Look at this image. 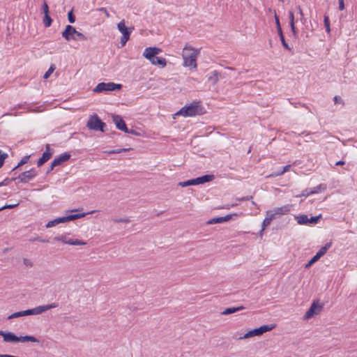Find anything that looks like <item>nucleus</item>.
<instances>
[{
	"label": "nucleus",
	"mask_w": 357,
	"mask_h": 357,
	"mask_svg": "<svg viewBox=\"0 0 357 357\" xmlns=\"http://www.w3.org/2000/svg\"><path fill=\"white\" fill-rule=\"evenodd\" d=\"M326 189V184H319L317 187H314L312 190H310V191H307V190H305V192H307L306 194L303 193V196H308L312 194L318 193L321 191H324Z\"/></svg>",
	"instance_id": "nucleus-20"
},
{
	"label": "nucleus",
	"mask_w": 357,
	"mask_h": 357,
	"mask_svg": "<svg viewBox=\"0 0 357 357\" xmlns=\"http://www.w3.org/2000/svg\"><path fill=\"white\" fill-rule=\"evenodd\" d=\"M297 9H298V14H299V16H300V19L299 20H300L301 22L303 24H304L306 22V19L304 17V14H303V10H302V8H301L300 6H297Z\"/></svg>",
	"instance_id": "nucleus-31"
},
{
	"label": "nucleus",
	"mask_w": 357,
	"mask_h": 357,
	"mask_svg": "<svg viewBox=\"0 0 357 357\" xmlns=\"http://www.w3.org/2000/svg\"><path fill=\"white\" fill-rule=\"evenodd\" d=\"M153 63H151L153 65L155 66H160L162 68H164L166 66L167 61L165 59L162 57H158L157 55L154 57Z\"/></svg>",
	"instance_id": "nucleus-24"
},
{
	"label": "nucleus",
	"mask_w": 357,
	"mask_h": 357,
	"mask_svg": "<svg viewBox=\"0 0 357 357\" xmlns=\"http://www.w3.org/2000/svg\"><path fill=\"white\" fill-rule=\"evenodd\" d=\"M275 219L274 215L271 213V211H266V216L264 218L263 223H262V229L261 230V232H262L265 227L269 225L271 222V221Z\"/></svg>",
	"instance_id": "nucleus-21"
},
{
	"label": "nucleus",
	"mask_w": 357,
	"mask_h": 357,
	"mask_svg": "<svg viewBox=\"0 0 357 357\" xmlns=\"http://www.w3.org/2000/svg\"><path fill=\"white\" fill-rule=\"evenodd\" d=\"M8 158V154L2 153L0 150V168L3 165L4 160Z\"/></svg>",
	"instance_id": "nucleus-35"
},
{
	"label": "nucleus",
	"mask_w": 357,
	"mask_h": 357,
	"mask_svg": "<svg viewBox=\"0 0 357 357\" xmlns=\"http://www.w3.org/2000/svg\"><path fill=\"white\" fill-rule=\"evenodd\" d=\"M0 336H1L3 339V342H9V343H17V342H39V340L31 335H24V336H17L13 333L11 332H5L3 331H0Z\"/></svg>",
	"instance_id": "nucleus-2"
},
{
	"label": "nucleus",
	"mask_w": 357,
	"mask_h": 357,
	"mask_svg": "<svg viewBox=\"0 0 357 357\" xmlns=\"http://www.w3.org/2000/svg\"><path fill=\"white\" fill-rule=\"evenodd\" d=\"M290 27H291V30L292 31L293 36L295 38H296L298 33H297V31H296V28L295 24H293V25H290Z\"/></svg>",
	"instance_id": "nucleus-49"
},
{
	"label": "nucleus",
	"mask_w": 357,
	"mask_h": 357,
	"mask_svg": "<svg viewBox=\"0 0 357 357\" xmlns=\"http://www.w3.org/2000/svg\"><path fill=\"white\" fill-rule=\"evenodd\" d=\"M86 127L92 130L105 132L106 124L103 123L97 114L91 116L86 123Z\"/></svg>",
	"instance_id": "nucleus-6"
},
{
	"label": "nucleus",
	"mask_w": 357,
	"mask_h": 357,
	"mask_svg": "<svg viewBox=\"0 0 357 357\" xmlns=\"http://www.w3.org/2000/svg\"><path fill=\"white\" fill-rule=\"evenodd\" d=\"M278 35H279V36H280V40H281V43H282V46H283L285 49H287V50H290V47H289V45H288V44L286 43V41H285V39H284V35H283V33H282V30L278 31Z\"/></svg>",
	"instance_id": "nucleus-28"
},
{
	"label": "nucleus",
	"mask_w": 357,
	"mask_h": 357,
	"mask_svg": "<svg viewBox=\"0 0 357 357\" xmlns=\"http://www.w3.org/2000/svg\"><path fill=\"white\" fill-rule=\"evenodd\" d=\"M68 21L70 23H74L75 22V17L73 15V10H70V12H68Z\"/></svg>",
	"instance_id": "nucleus-40"
},
{
	"label": "nucleus",
	"mask_w": 357,
	"mask_h": 357,
	"mask_svg": "<svg viewBox=\"0 0 357 357\" xmlns=\"http://www.w3.org/2000/svg\"><path fill=\"white\" fill-rule=\"evenodd\" d=\"M319 259V257H317L316 255H314L306 264L305 268H309L314 263H315Z\"/></svg>",
	"instance_id": "nucleus-37"
},
{
	"label": "nucleus",
	"mask_w": 357,
	"mask_h": 357,
	"mask_svg": "<svg viewBox=\"0 0 357 357\" xmlns=\"http://www.w3.org/2000/svg\"><path fill=\"white\" fill-rule=\"evenodd\" d=\"M8 354H0V357H8Z\"/></svg>",
	"instance_id": "nucleus-59"
},
{
	"label": "nucleus",
	"mask_w": 357,
	"mask_h": 357,
	"mask_svg": "<svg viewBox=\"0 0 357 357\" xmlns=\"http://www.w3.org/2000/svg\"><path fill=\"white\" fill-rule=\"evenodd\" d=\"M16 178H6L4 179L3 181H1L0 183V187L1 186H4V185H7L9 184V183L11 181H14L15 180Z\"/></svg>",
	"instance_id": "nucleus-41"
},
{
	"label": "nucleus",
	"mask_w": 357,
	"mask_h": 357,
	"mask_svg": "<svg viewBox=\"0 0 357 357\" xmlns=\"http://www.w3.org/2000/svg\"><path fill=\"white\" fill-rule=\"evenodd\" d=\"M333 100H334V102H335V104L340 103V104L344 105V101L342 100V99L340 96H335Z\"/></svg>",
	"instance_id": "nucleus-48"
},
{
	"label": "nucleus",
	"mask_w": 357,
	"mask_h": 357,
	"mask_svg": "<svg viewBox=\"0 0 357 357\" xmlns=\"http://www.w3.org/2000/svg\"><path fill=\"white\" fill-rule=\"evenodd\" d=\"M45 162L44 160H43V159L40 158H39V160H38V162H37V165L38 167H40L42 166Z\"/></svg>",
	"instance_id": "nucleus-56"
},
{
	"label": "nucleus",
	"mask_w": 357,
	"mask_h": 357,
	"mask_svg": "<svg viewBox=\"0 0 357 357\" xmlns=\"http://www.w3.org/2000/svg\"><path fill=\"white\" fill-rule=\"evenodd\" d=\"M324 25H325L326 31L328 32H329L330 31V22H329L328 17H327V16L324 17Z\"/></svg>",
	"instance_id": "nucleus-44"
},
{
	"label": "nucleus",
	"mask_w": 357,
	"mask_h": 357,
	"mask_svg": "<svg viewBox=\"0 0 357 357\" xmlns=\"http://www.w3.org/2000/svg\"><path fill=\"white\" fill-rule=\"evenodd\" d=\"M275 24H276V27H277V31H281L282 28H281V26H280V20H279V18H278V17L277 16L276 14L275 15Z\"/></svg>",
	"instance_id": "nucleus-46"
},
{
	"label": "nucleus",
	"mask_w": 357,
	"mask_h": 357,
	"mask_svg": "<svg viewBox=\"0 0 357 357\" xmlns=\"http://www.w3.org/2000/svg\"><path fill=\"white\" fill-rule=\"evenodd\" d=\"M58 307V303H52L48 305H40L38 307H36L32 309H28L23 311L17 312L15 313H13L10 316L8 317V319L18 318L24 316H28V315H32V314H40L43 312L49 310L52 308H56Z\"/></svg>",
	"instance_id": "nucleus-1"
},
{
	"label": "nucleus",
	"mask_w": 357,
	"mask_h": 357,
	"mask_svg": "<svg viewBox=\"0 0 357 357\" xmlns=\"http://www.w3.org/2000/svg\"><path fill=\"white\" fill-rule=\"evenodd\" d=\"M29 155H26V156H24L21 160L20 162L17 164V165L13 168V170L18 168L20 166H22L23 165L26 164L29 159Z\"/></svg>",
	"instance_id": "nucleus-33"
},
{
	"label": "nucleus",
	"mask_w": 357,
	"mask_h": 357,
	"mask_svg": "<svg viewBox=\"0 0 357 357\" xmlns=\"http://www.w3.org/2000/svg\"><path fill=\"white\" fill-rule=\"evenodd\" d=\"M56 225H58L57 220H56V219H54L53 220L49 221L46 225V227L47 228L52 227L56 226Z\"/></svg>",
	"instance_id": "nucleus-43"
},
{
	"label": "nucleus",
	"mask_w": 357,
	"mask_h": 357,
	"mask_svg": "<svg viewBox=\"0 0 357 357\" xmlns=\"http://www.w3.org/2000/svg\"><path fill=\"white\" fill-rule=\"evenodd\" d=\"M279 1H281V2H283V0H279Z\"/></svg>",
	"instance_id": "nucleus-62"
},
{
	"label": "nucleus",
	"mask_w": 357,
	"mask_h": 357,
	"mask_svg": "<svg viewBox=\"0 0 357 357\" xmlns=\"http://www.w3.org/2000/svg\"><path fill=\"white\" fill-rule=\"evenodd\" d=\"M98 10H99L100 12H103V13H105V15H106V17H107V18H109V13L107 12V9H106L105 8H100L98 9Z\"/></svg>",
	"instance_id": "nucleus-52"
},
{
	"label": "nucleus",
	"mask_w": 357,
	"mask_h": 357,
	"mask_svg": "<svg viewBox=\"0 0 357 357\" xmlns=\"http://www.w3.org/2000/svg\"><path fill=\"white\" fill-rule=\"evenodd\" d=\"M18 205H19V203H17L15 204H6L0 208V211L2 210H4V209H7V208H8V209L14 208L16 206H17Z\"/></svg>",
	"instance_id": "nucleus-38"
},
{
	"label": "nucleus",
	"mask_w": 357,
	"mask_h": 357,
	"mask_svg": "<svg viewBox=\"0 0 357 357\" xmlns=\"http://www.w3.org/2000/svg\"><path fill=\"white\" fill-rule=\"evenodd\" d=\"M290 167H291V165H286V166H284L283 167L282 171L279 172V174H271L266 176V178H273V177H276V176H281L284 172H288L290 169Z\"/></svg>",
	"instance_id": "nucleus-27"
},
{
	"label": "nucleus",
	"mask_w": 357,
	"mask_h": 357,
	"mask_svg": "<svg viewBox=\"0 0 357 357\" xmlns=\"http://www.w3.org/2000/svg\"><path fill=\"white\" fill-rule=\"evenodd\" d=\"M117 28L119 31L122 33V37L121 38V47H123L127 41L130 39V36L132 32L133 28L128 29L126 26L125 21L122 20L117 24Z\"/></svg>",
	"instance_id": "nucleus-8"
},
{
	"label": "nucleus",
	"mask_w": 357,
	"mask_h": 357,
	"mask_svg": "<svg viewBox=\"0 0 357 357\" xmlns=\"http://www.w3.org/2000/svg\"><path fill=\"white\" fill-rule=\"evenodd\" d=\"M273 174H279V172H274Z\"/></svg>",
	"instance_id": "nucleus-61"
},
{
	"label": "nucleus",
	"mask_w": 357,
	"mask_h": 357,
	"mask_svg": "<svg viewBox=\"0 0 357 357\" xmlns=\"http://www.w3.org/2000/svg\"><path fill=\"white\" fill-rule=\"evenodd\" d=\"M23 262L26 266L32 267L33 265V263L28 259H24Z\"/></svg>",
	"instance_id": "nucleus-50"
},
{
	"label": "nucleus",
	"mask_w": 357,
	"mask_h": 357,
	"mask_svg": "<svg viewBox=\"0 0 357 357\" xmlns=\"http://www.w3.org/2000/svg\"><path fill=\"white\" fill-rule=\"evenodd\" d=\"M75 33H77L75 28L71 25H67L64 31L62 32V37L64 38L67 41H69L71 39L77 40V38L73 36Z\"/></svg>",
	"instance_id": "nucleus-14"
},
{
	"label": "nucleus",
	"mask_w": 357,
	"mask_h": 357,
	"mask_svg": "<svg viewBox=\"0 0 357 357\" xmlns=\"http://www.w3.org/2000/svg\"><path fill=\"white\" fill-rule=\"evenodd\" d=\"M70 158V154L68 153H64L60 155L59 157L54 159V160L51 163V169H54V167L61 165L63 162L68 160Z\"/></svg>",
	"instance_id": "nucleus-16"
},
{
	"label": "nucleus",
	"mask_w": 357,
	"mask_h": 357,
	"mask_svg": "<svg viewBox=\"0 0 357 357\" xmlns=\"http://www.w3.org/2000/svg\"><path fill=\"white\" fill-rule=\"evenodd\" d=\"M291 208V205H284L281 207L275 208L270 211L273 215H274V218H275L277 215H282L288 213L290 211Z\"/></svg>",
	"instance_id": "nucleus-18"
},
{
	"label": "nucleus",
	"mask_w": 357,
	"mask_h": 357,
	"mask_svg": "<svg viewBox=\"0 0 357 357\" xmlns=\"http://www.w3.org/2000/svg\"><path fill=\"white\" fill-rule=\"evenodd\" d=\"M75 35L76 36V37H77L80 40H86V37L83 33H82L77 31V33H75Z\"/></svg>",
	"instance_id": "nucleus-47"
},
{
	"label": "nucleus",
	"mask_w": 357,
	"mask_h": 357,
	"mask_svg": "<svg viewBox=\"0 0 357 357\" xmlns=\"http://www.w3.org/2000/svg\"><path fill=\"white\" fill-rule=\"evenodd\" d=\"M245 309V307L241 305V306H239V307H228V308H226L222 312V314L223 315H227V314H232V313H234V312H238L240 310H244Z\"/></svg>",
	"instance_id": "nucleus-23"
},
{
	"label": "nucleus",
	"mask_w": 357,
	"mask_h": 357,
	"mask_svg": "<svg viewBox=\"0 0 357 357\" xmlns=\"http://www.w3.org/2000/svg\"><path fill=\"white\" fill-rule=\"evenodd\" d=\"M231 216H232V215H227L222 217L223 222L229 220L231 218Z\"/></svg>",
	"instance_id": "nucleus-54"
},
{
	"label": "nucleus",
	"mask_w": 357,
	"mask_h": 357,
	"mask_svg": "<svg viewBox=\"0 0 357 357\" xmlns=\"http://www.w3.org/2000/svg\"><path fill=\"white\" fill-rule=\"evenodd\" d=\"M331 243H327L324 246H323L317 252V254L315 255L320 259L322 256H324L326 253L327 250L331 248Z\"/></svg>",
	"instance_id": "nucleus-25"
},
{
	"label": "nucleus",
	"mask_w": 357,
	"mask_h": 357,
	"mask_svg": "<svg viewBox=\"0 0 357 357\" xmlns=\"http://www.w3.org/2000/svg\"><path fill=\"white\" fill-rule=\"evenodd\" d=\"M36 174L37 173L35 169H31L30 170L21 173L17 178L22 183H27L32 180Z\"/></svg>",
	"instance_id": "nucleus-13"
},
{
	"label": "nucleus",
	"mask_w": 357,
	"mask_h": 357,
	"mask_svg": "<svg viewBox=\"0 0 357 357\" xmlns=\"http://www.w3.org/2000/svg\"><path fill=\"white\" fill-rule=\"evenodd\" d=\"M321 218V215L312 216L310 218L307 215H300L296 217V220L299 225H315Z\"/></svg>",
	"instance_id": "nucleus-10"
},
{
	"label": "nucleus",
	"mask_w": 357,
	"mask_h": 357,
	"mask_svg": "<svg viewBox=\"0 0 357 357\" xmlns=\"http://www.w3.org/2000/svg\"><path fill=\"white\" fill-rule=\"evenodd\" d=\"M218 73L216 70H213L210 75L208 76V80L211 82L213 84H215L218 82Z\"/></svg>",
	"instance_id": "nucleus-26"
},
{
	"label": "nucleus",
	"mask_w": 357,
	"mask_h": 357,
	"mask_svg": "<svg viewBox=\"0 0 357 357\" xmlns=\"http://www.w3.org/2000/svg\"><path fill=\"white\" fill-rule=\"evenodd\" d=\"M42 10L44 13V15L49 14V6L45 0L43 1V4L42 6Z\"/></svg>",
	"instance_id": "nucleus-39"
},
{
	"label": "nucleus",
	"mask_w": 357,
	"mask_h": 357,
	"mask_svg": "<svg viewBox=\"0 0 357 357\" xmlns=\"http://www.w3.org/2000/svg\"><path fill=\"white\" fill-rule=\"evenodd\" d=\"M54 70H55L54 65H52L50 67V68L47 70V71L45 73L43 78L47 79L50 76V75L54 72Z\"/></svg>",
	"instance_id": "nucleus-34"
},
{
	"label": "nucleus",
	"mask_w": 357,
	"mask_h": 357,
	"mask_svg": "<svg viewBox=\"0 0 357 357\" xmlns=\"http://www.w3.org/2000/svg\"><path fill=\"white\" fill-rule=\"evenodd\" d=\"M52 20L50 17L49 14L45 15L44 19H43V23H44L45 26V27L50 26L51 24H52Z\"/></svg>",
	"instance_id": "nucleus-30"
},
{
	"label": "nucleus",
	"mask_w": 357,
	"mask_h": 357,
	"mask_svg": "<svg viewBox=\"0 0 357 357\" xmlns=\"http://www.w3.org/2000/svg\"><path fill=\"white\" fill-rule=\"evenodd\" d=\"M87 213H77V214H72L69 215L65 217H61L56 218L57 220L58 224L59 223H63L66 222H69L71 220H77L81 218L84 217Z\"/></svg>",
	"instance_id": "nucleus-17"
},
{
	"label": "nucleus",
	"mask_w": 357,
	"mask_h": 357,
	"mask_svg": "<svg viewBox=\"0 0 357 357\" xmlns=\"http://www.w3.org/2000/svg\"><path fill=\"white\" fill-rule=\"evenodd\" d=\"M113 122L115 123L116 128L125 132H128V129L126 126V124L124 120L119 115H113L112 116Z\"/></svg>",
	"instance_id": "nucleus-15"
},
{
	"label": "nucleus",
	"mask_w": 357,
	"mask_h": 357,
	"mask_svg": "<svg viewBox=\"0 0 357 357\" xmlns=\"http://www.w3.org/2000/svg\"><path fill=\"white\" fill-rule=\"evenodd\" d=\"M323 308V305H320L319 301H314L308 310L306 312L304 315L305 319H310L313 317L314 315L319 314Z\"/></svg>",
	"instance_id": "nucleus-9"
},
{
	"label": "nucleus",
	"mask_w": 357,
	"mask_h": 357,
	"mask_svg": "<svg viewBox=\"0 0 357 357\" xmlns=\"http://www.w3.org/2000/svg\"><path fill=\"white\" fill-rule=\"evenodd\" d=\"M52 153L50 149V145L47 144L45 146V151L43 153L41 158L46 162L51 158Z\"/></svg>",
	"instance_id": "nucleus-22"
},
{
	"label": "nucleus",
	"mask_w": 357,
	"mask_h": 357,
	"mask_svg": "<svg viewBox=\"0 0 357 357\" xmlns=\"http://www.w3.org/2000/svg\"><path fill=\"white\" fill-rule=\"evenodd\" d=\"M214 179V175L213 174H206L202 176L197 177L194 178L195 184L199 185L203 184L207 182H210Z\"/></svg>",
	"instance_id": "nucleus-19"
},
{
	"label": "nucleus",
	"mask_w": 357,
	"mask_h": 357,
	"mask_svg": "<svg viewBox=\"0 0 357 357\" xmlns=\"http://www.w3.org/2000/svg\"><path fill=\"white\" fill-rule=\"evenodd\" d=\"M289 25H293V24H295L294 15L292 11H289Z\"/></svg>",
	"instance_id": "nucleus-45"
},
{
	"label": "nucleus",
	"mask_w": 357,
	"mask_h": 357,
	"mask_svg": "<svg viewBox=\"0 0 357 357\" xmlns=\"http://www.w3.org/2000/svg\"><path fill=\"white\" fill-rule=\"evenodd\" d=\"M199 54L197 50L185 46L183 50L182 56L183 59V64L186 67L193 68H197V57Z\"/></svg>",
	"instance_id": "nucleus-3"
},
{
	"label": "nucleus",
	"mask_w": 357,
	"mask_h": 357,
	"mask_svg": "<svg viewBox=\"0 0 357 357\" xmlns=\"http://www.w3.org/2000/svg\"><path fill=\"white\" fill-rule=\"evenodd\" d=\"M122 88V85L120 84H115L113 82H101L99 83L96 88L93 89L94 92L100 93L102 91H112L116 89H121Z\"/></svg>",
	"instance_id": "nucleus-7"
},
{
	"label": "nucleus",
	"mask_w": 357,
	"mask_h": 357,
	"mask_svg": "<svg viewBox=\"0 0 357 357\" xmlns=\"http://www.w3.org/2000/svg\"><path fill=\"white\" fill-rule=\"evenodd\" d=\"M343 165H344V161H343V160H339L335 163V165H337V166Z\"/></svg>",
	"instance_id": "nucleus-57"
},
{
	"label": "nucleus",
	"mask_w": 357,
	"mask_h": 357,
	"mask_svg": "<svg viewBox=\"0 0 357 357\" xmlns=\"http://www.w3.org/2000/svg\"><path fill=\"white\" fill-rule=\"evenodd\" d=\"M31 241H39L41 243H48L49 242V241L47 239H43L40 237L34 238L33 239H31Z\"/></svg>",
	"instance_id": "nucleus-51"
},
{
	"label": "nucleus",
	"mask_w": 357,
	"mask_h": 357,
	"mask_svg": "<svg viewBox=\"0 0 357 357\" xmlns=\"http://www.w3.org/2000/svg\"><path fill=\"white\" fill-rule=\"evenodd\" d=\"M203 108L199 102H192L189 105L183 107L176 114L183 116H194L203 114Z\"/></svg>",
	"instance_id": "nucleus-4"
},
{
	"label": "nucleus",
	"mask_w": 357,
	"mask_h": 357,
	"mask_svg": "<svg viewBox=\"0 0 357 357\" xmlns=\"http://www.w3.org/2000/svg\"><path fill=\"white\" fill-rule=\"evenodd\" d=\"M113 222L115 223H119V222L128 223L130 222V220L129 218H121L114 219Z\"/></svg>",
	"instance_id": "nucleus-36"
},
{
	"label": "nucleus",
	"mask_w": 357,
	"mask_h": 357,
	"mask_svg": "<svg viewBox=\"0 0 357 357\" xmlns=\"http://www.w3.org/2000/svg\"><path fill=\"white\" fill-rule=\"evenodd\" d=\"M160 52H161V50L158 47H146L144 52H143V56L146 59H148L149 61H150L151 63H153V61L152 60H154V57L158 54Z\"/></svg>",
	"instance_id": "nucleus-11"
},
{
	"label": "nucleus",
	"mask_w": 357,
	"mask_h": 357,
	"mask_svg": "<svg viewBox=\"0 0 357 357\" xmlns=\"http://www.w3.org/2000/svg\"><path fill=\"white\" fill-rule=\"evenodd\" d=\"M130 149H116V150L109 151L108 153L109 154L120 153L123 152V151H128Z\"/></svg>",
	"instance_id": "nucleus-42"
},
{
	"label": "nucleus",
	"mask_w": 357,
	"mask_h": 357,
	"mask_svg": "<svg viewBox=\"0 0 357 357\" xmlns=\"http://www.w3.org/2000/svg\"><path fill=\"white\" fill-rule=\"evenodd\" d=\"M178 185L181 186L182 188H184V187H188L190 185H195V181L193 178V179L188 180L185 181L179 182L178 183Z\"/></svg>",
	"instance_id": "nucleus-29"
},
{
	"label": "nucleus",
	"mask_w": 357,
	"mask_h": 357,
	"mask_svg": "<svg viewBox=\"0 0 357 357\" xmlns=\"http://www.w3.org/2000/svg\"><path fill=\"white\" fill-rule=\"evenodd\" d=\"M53 169H51V167L49 168V169L47 171V173H50Z\"/></svg>",
	"instance_id": "nucleus-60"
},
{
	"label": "nucleus",
	"mask_w": 357,
	"mask_h": 357,
	"mask_svg": "<svg viewBox=\"0 0 357 357\" xmlns=\"http://www.w3.org/2000/svg\"><path fill=\"white\" fill-rule=\"evenodd\" d=\"M274 328L275 325H263L259 328L248 331L242 337H236V336H234L233 337L236 340H243L250 338L254 336H260L264 333L271 331Z\"/></svg>",
	"instance_id": "nucleus-5"
},
{
	"label": "nucleus",
	"mask_w": 357,
	"mask_h": 357,
	"mask_svg": "<svg viewBox=\"0 0 357 357\" xmlns=\"http://www.w3.org/2000/svg\"><path fill=\"white\" fill-rule=\"evenodd\" d=\"M338 1H339V9L340 10H343L344 9V0H338Z\"/></svg>",
	"instance_id": "nucleus-53"
},
{
	"label": "nucleus",
	"mask_w": 357,
	"mask_h": 357,
	"mask_svg": "<svg viewBox=\"0 0 357 357\" xmlns=\"http://www.w3.org/2000/svg\"><path fill=\"white\" fill-rule=\"evenodd\" d=\"M252 198V196H250V197H249V196H247V197H242V198H241V199H238V200H239V201H247V200H250V199H251Z\"/></svg>",
	"instance_id": "nucleus-55"
},
{
	"label": "nucleus",
	"mask_w": 357,
	"mask_h": 357,
	"mask_svg": "<svg viewBox=\"0 0 357 357\" xmlns=\"http://www.w3.org/2000/svg\"><path fill=\"white\" fill-rule=\"evenodd\" d=\"M127 133H130V134H132V135H136V132L133 130H128V132Z\"/></svg>",
	"instance_id": "nucleus-58"
},
{
	"label": "nucleus",
	"mask_w": 357,
	"mask_h": 357,
	"mask_svg": "<svg viewBox=\"0 0 357 357\" xmlns=\"http://www.w3.org/2000/svg\"><path fill=\"white\" fill-rule=\"evenodd\" d=\"M222 222H223L222 217H218V218H215L210 219L207 222V224L212 225V224L222 223Z\"/></svg>",
	"instance_id": "nucleus-32"
},
{
	"label": "nucleus",
	"mask_w": 357,
	"mask_h": 357,
	"mask_svg": "<svg viewBox=\"0 0 357 357\" xmlns=\"http://www.w3.org/2000/svg\"><path fill=\"white\" fill-rule=\"evenodd\" d=\"M54 241H61L64 243L73 245H86V243L78 239H68L66 236H55Z\"/></svg>",
	"instance_id": "nucleus-12"
}]
</instances>
